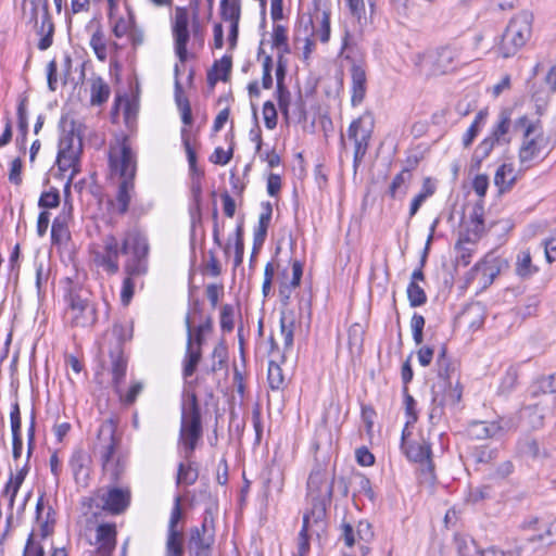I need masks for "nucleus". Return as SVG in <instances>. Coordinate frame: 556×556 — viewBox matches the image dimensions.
<instances>
[{"label":"nucleus","mask_w":556,"mask_h":556,"mask_svg":"<svg viewBox=\"0 0 556 556\" xmlns=\"http://www.w3.org/2000/svg\"><path fill=\"white\" fill-rule=\"evenodd\" d=\"M109 166L111 174L122 179L116 195V205L118 213L125 214L132 198L137 170V156L126 137L116 138L115 142L110 146Z\"/></svg>","instance_id":"obj_1"},{"label":"nucleus","mask_w":556,"mask_h":556,"mask_svg":"<svg viewBox=\"0 0 556 556\" xmlns=\"http://www.w3.org/2000/svg\"><path fill=\"white\" fill-rule=\"evenodd\" d=\"M514 129L521 131V141L518 149L520 167L528 169L543 161L552 150L549 139L544 135L540 119L532 121L521 115L514 121Z\"/></svg>","instance_id":"obj_2"},{"label":"nucleus","mask_w":556,"mask_h":556,"mask_svg":"<svg viewBox=\"0 0 556 556\" xmlns=\"http://www.w3.org/2000/svg\"><path fill=\"white\" fill-rule=\"evenodd\" d=\"M203 427L201 410L195 393L186 388L182 394L180 429L177 450L179 456L189 460L202 442Z\"/></svg>","instance_id":"obj_3"},{"label":"nucleus","mask_w":556,"mask_h":556,"mask_svg":"<svg viewBox=\"0 0 556 556\" xmlns=\"http://www.w3.org/2000/svg\"><path fill=\"white\" fill-rule=\"evenodd\" d=\"M118 443L115 422L112 419L104 420L98 430L97 448L103 471L112 481H117L126 467V458L118 451Z\"/></svg>","instance_id":"obj_4"},{"label":"nucleus","mask_w":556,"mask_h":556,"mask_svg":"<svg viewBox=\"0 0 556 556\" xmlns=\"http://www.w3.org/2000/svg\"><path fill=\"white\" fill-rule=\"evenodd\" d=\"M533 14L529 11L516 13L508 22L497 46V53L508 59L516 55L532 36Z\"/></svg>","instance_id":"obj_5"},{"label":"nucleus","mask_w":556,"mask_h":556,"mask_svg":"<svg viewBox=\"0 0 556 556\" xmlns=\"http://www.w3.org/2000/svg\"><path fill=\"white\" fill-rule=\"evenodd\" d=\"M65 319L72 327L88 328L97 323V309L91 293L85 288H71L65 296Z\"/></svg>","instance_id":"obj_6"},{"label":"nucleus","mask_w":556,"mask_h":556,"mask_svg":"<svg viewBox=\"0 0 556 556\" xmlns=\"http://www.w3.org/2000/svg\"><path fill=\"white\" fill-rule=\"evenodd\" d=\"M351 17L342 26L340 55L346 60L351 59V52L357 48L363 40L364 28L367 25L366 8L364 0H344Z\"/></svg>","instance_id":"obj_7"},{"label":"nucleus","mask_w":556,"mask_h":556,"mask_svg":"<svg viewBox=\"0 0 556 556\" xmlns=\"http://www.w3.org/2000/svg\"><path fill=\"white\" fill-rule=\"evenodd\" d=\"M83 152L81 139L73 132L64 134L59 141L56 166L62 177L70 172L64 186L65 194H70L72 181L80 172V154Z\"/></svg>","instance_id":"obj_8"},{"label":"nucleus","mask_w":556,"mask_h":556,"mask_svg":"<svg viewBox=\"0 0 556 556\" xmlns=\"http://www.w3.org/2000/svg\"><path fill=\"white\" fill-rule=\"evenodd\" d=\"M457 49L444 47L422 54H418L416 65L426 76H438L453 71L458 63Z\"/></svg>","instance_id":"obj_9"},{"label":"nucleus","mask_w":556,"mask_h":556,"mask_svg":"<svg viewBox=\"0 0 556 556\" xmlns=\"http://www.w3.org/2000/svg\"><path fill=\"white\" fill-rule=\"evenodd\" d=\"M511 127L514 128L511 110L504 109L498 113L497 119L492 126L490 135L478 144L476 149V157L479 161H482L491 154L496 146L509 144L511 141L509 136Z\"/></svg>","instance_id":"obj_10"},{"label":"nucleus","mask_w":556,"mask_h":556,"mask_svg":"<svg viewBox=\"0 0 556 556\" xmlns=\"http://www.w3.org/2000/svg\"><path fill=\"white\" fill-rule=\"evenodd\" d=\"M148 242L147 240L135 232H128L122 242V253L128 254L131 253V257L127 261L125 265L126 274L131 276H139L146 273V262L144 258L148 254Z\"/></svg>","instance_id":"obj_11"},{"label":"nucleus","mask_w":556,"mask_h":556,"mask_svg":"<svg viewBox=\"0 0 556 556\" xmlns=\"http://www.w3.org/2000/svg\"><path fill=\"white\" fill-rule=\"evenodd\" d=\"M374 128V119L369 113H365L354 119L349 129L348 138L354 143V167H357L365 156Z\"/></svg>","instance_id":"obj_12"},{"label":"nucleus","mask_w":556,"mask_h":556,"mask_svg":"<svg viewBox=\"0 0 556 556\" xmlns=\"http://www.w3.org/2000/svg\"><path fill=\"white\" fill-rule=\"evenodd\" d=\"M190 15L186 7H176L170 23L175 54L181 63L188 60Z\"/></svg>","instance_id":"obj_13"},{"label":"nucleus","mask_w":556,"mask_h":556,"mask_svg":"<svg viewBox=\"0 0 556 556\" xmlns=\"http://www.w3.org/2000/svg\"><path fill=\"white\" fill-rule=\"evenodd\" d=\"M119 253H122V245L117 238L112 235L103 238L102 247L93 248L91 250L93 263L110 275L116 274L119 269Z\"/></svg>","instance_id":"obj_14"},{"label":"nucleus","mask_w":556,"mask_h":556,"mask_svg":"<svg viewBox=\"0 0 556 556\" xmlns=\"http://www.w3.org/2000/svg\"><path fill=\"white\" fill-rule=\"evenodd\" d=\"M299 27L321 43H328L331 36L330 11L317 10L314 16H301Z\"/></svg>","instance_id":"obj_15"},{"label":"nucleus","mask_w":556,"mask_h":556,"mask_svg":"<svg viewBox=\"0 0 556 556\" xmlns=\"http://www.w3.org/2000/svg\"><path fill=\"white\" fill-rule=\"evenodd\" d=\"M333 492V478H330L326 468L317 466L307 480V493L313 501L325 503L331 500Z\"/></svg>","instance_id":"obj_16"},{"label":"nucleus","mask_w":556,"mask_h":556,"mask_svg":"<svg viewBox=\"0 0 556 556\" xmlns=\"http://www.w3.org/2000/svg\"><path fill=\"white\" fill-rule=\"evenodd\" d=\"M521 529L531 532L528 536L530 542H539L545 545L556 540V518H530L521 523Z\"/></svg>","instance_id":"obj_17"},{"label":"nucleus","mask_w":556,"mask_h":556,"mask_svg":"<svg viewBox=\"0 0 556 556\" xmlns=\"http://www.w3.org/2000/svg\"><path fill=\"white\" fill-rule=\"evenodd\" d=\"M94 501L98 507L112 514H119L129 505L130 493L127 489L114 486L106 491H99Z\"/></svg>","instance_id":"obj_18"},{"label":"nucleus","mask_w":556,"mask_h":556,"mask_svg":"<svg viewBox=\"0 0 556 556\" xmlns=\"http://www.w3.org/2000/svg\"><path fill=\"white\" fill-rule=\"evenodd\" d=\"M507 425L508 422L502 418L493 421L475 420L469 424L467 432L475 440L501 438L506 431Z\"/></svg>","instance_id":"obj_19"},{"label":"nucleus","mask_w":556,"mask_h":556,"mask_svg":"<svg viewBox=\"0 0 556 556\" xmlns=\"http://www.w3.org/2000/svg\"><path fill=\"white\" fill-rule=\"evenodd\" d=\"M90 456L83 450L76 448L68 460L72 475L78 485H87L90 477Z\"/></svg>","instance_id":"obj_20"},{"label":"nucleus","mask_w":556,"mask_h":556,"mask_svg":"<svg viewBox=\"0 0 556 556\" xmlns=\"http://www.w3.org/2000/svg\"><path fill=\"white\" fill-rule=\"evenodd\" d=\"M73 217V204L65 200L61 213L54 218L51 227V239L54 243L61 244L66 242L71 235L68 223Z\"/></svg>","instance_id":"obj_21"},{"label":"nucleus","mask_w":556,"mask_h":556,"mask_svg":"<svg viewBox=\"0 0 556 556\" xmlns=\"http://www.w3.org/2000/svg\"><path fill=\"white\" fill-rule=\"evenodd\" d=\"M366 90V70L363 64L354 62L351 67V103L353 106H357L363 102Z\"/></svg>","instance_id":"obj_22"},{"label":"nucleus","mask_w":556,"mask_h":556,"mask_svg":"<svg viewBox=\"0 0 556 556\" xmlns=\"http://www.w3.org/2000/svg\"><path fill=\"white\" fill-rule=\"evenodd\" d=\"M186 326H187V350L184 358V368L182 375L185 378L191 377L201 359L202 352L199 346H193V334L192 327L190 323V317L187 315L186 317Z\"/></svg>","instance_id":"obj_23"},{"label":"nucleus","mask_w":556,"mask_h":556,"mask_svg":"<svg viewBox=\"0 0 556 556\" xmlns=\"http://www.w3.org/2000/svg\"><path fill=\"white\" fill-rule=\"evenodd\" d=\"M36 519L39 525L41 538H47L53 532L55 523V511L51 505L46 504L41 495L36 504Z\"/></svg>","instance_id":"obj_24"},{"label":"nucleus","mask_w":556,"mask_h":556,"mask_svg":"<svg viewBox=\"0 0 556 556\" xmlns=\"http://www.w3.org/2000/svg\"><path fill=\"white\" fill-rule=\"evenodd\" d=\"M28 472L29 467L27 464H24L21 468L16 469L14 475H10V478L5 483V486L2 491V497L8 501V508L10 510L13 509L15 497Z\"/></svg>","instance_id":"obj_25"},{"label":"nucleus","mask_w":556,"mask_h":556,"mask_svg":"<svg viewBox=\"0 0 556 556\" xmlns=\"http://www.w3.org/2000/svg\"><path fill=\"white\" fill-rule=\"evenodd\" d=\"M98 551L101 556H110L116 543V529L114 525H100L96 535Z\"/></svg>","instance_id":"obj_26"},{"label":"nucleus","mask_w":556,"mask_h":556,"mask_svg":"<svg viewBox=\"0 0 556 556\" xmlns=\"http://www.w3.org/2000/svg\"><path fill=\"white\" fill-rule=\"evenodd\" d=\"M262 210L263 211L258 217L257 227L254 229L253 253H255L263 245L267 236V229L269 227L273 215V206L269 202H263Z\"/></svg>","instance_id":"obj_27"},{"label":"nucleus","mask_w":556,"mask_h":556,"mask_svg":"<svg viewBox=\"0 0 556 556\" xmlns=\"http://www.w3.org/2000/svg\"><path fill=\"white\" fill-rule=\"evenodd\" d=\"M402 450L412 462L427 465L431 464V446L425 439L409 443Z\"/></svg>","instance_id":"obj_28"},{"label":"nucleus","mask_w":556,"mask_h":556,"mask_svg":"<svg viewBox=\"0 0 556 556\" xmlns=\"http://www.w3.org/2000/svg\"><path fill=\"white\" fill-rule=\"evenodd\" d=\"M214 543V534L207 527L206 519L203 521L201 529L195 528L190 538V546L198 554L207 551Z\"/></svg>","instance_id":"obj_29"},{"label":"nucleus","mask_w":556,"mask_h":556,"mask_svg":"<svg viewBox=\"0 0 556 556\" xmlns=\"http://www.w3.org/2000/svg\"><path fill=\"white\" fill-rule=\"evenodd\" d=\"M516 180L517 173L513 164H502L494 175V184L501 193L510 190Z\"/></svg>","instance_id":"obj_30"},{"label":"nucleus","mask_w":556,"mask_h":556,"mask_svg":"<svg viewBox=\"0 0 556 556\" xmlns=\"http://www.w3.org/2000/svg\"><path fill=\"white\" fill-rule=\"evenodd\" d=\"M53 33H54V26L51 21V17L48 12V2L45 1L43 4V15L41 20V24L38 29V35L41 36L39 42H38V49L41 51H45L49 49L53 41Z\"/></svg>","instance_id":"obj_31"},{"label":"nucleus","mask_w":556,"mask_h":556,"mask_svg":"<svg viewBox=\"0 0 556 556\" xmlns=\"http://www.w3.org/2000/svg\"><path fill=\"white\" fill-rule=\"evenodd\" d=\"M295 329V316L292 311H282L280 315V334L283 339V346L289 351L293 346Z\"/></svg>","instance_id":"obj_32"},{"label":"nucleus","mask_w":556,"mask_h":556,"mask_svg":"<svg viewBox=\"0 0 556 556\" xmlns=\"http://www.w3.org/2000/svg\"><path fill=\"white\" fill-rule=\"evenodd\" d=\"M538 270L539 268L532 263V257L528 250L518 252L515 262V273L520 279H529Z\"/></svg>","instance_id":"obj_33"},{"label":"nucleus","mask_w":556,"mask_h":556,"mask_svg":"<svg viewBox=\"0 0 556 556\" xmlns=\"http://www.w3.org/2000/svg\"><path fill=\"white\" fill-rule=\"evenodd\" d=\"M111 93L110 86L101 77L90 80V102L92 105H101L108 101Z\"/></svg>","instance_id":"obj_34"},{"label":"nucleus","mask_w":556,"mask_h":556,"mask_svg":"<svg viewBox=\"0 0 556 556\" xmlns=\"http://www.w3.org/2000/svg\"><path fill=\"white\" fill-rule=\"evenodd\" d=\"M179 463L177 473V484L192 485L198 479V468L192 458Z\"/></svg>","instance_id":"obj_35"},{"label":"nucleus","mask_w":556,"mask_h":556,"mask_svg":"<svg viewBox=\"0 0 556 556\" xmlns=\"http://www.w3.org/2000/svg\"><path fill=\"white\" fill-rule=\"evenodd\" d=\"M175 101L179 109L181 121L185 125L184 128L188 129V127L192 124L191 106L189 100L186 97H184L182 87L180 85V81L178 80H176Z\"/></svg>","instance_id":"obj_36"},{"label":"nucleus","mask_w":556,"mask_h":556,"mask_svg":"<svg viewBox=\"0 0 556 556\" xmlns=\"http://www.w3.org/2000/svg\"><path fill=\"white\" fill-rule=\"evenodd\" d=\"M17 119L18 129L21 131V139L17 138V143L25 149L26 137L28 131V114H27V98L20 97L17 104Z\"/></svg>","instance_id":"obj_37"},{"label":"nucleus","mask_w":556,"mask_h":556,"mask_svg":"<svg viewBox=\"0 0 556 556\" xmlns=\"http://www.w3.org/2000/svg\"><path fill=\"white\" fill-rule=\"evenodd\" d=\"M486 115H488V113L485 111H480L477 113L473 122L471 123V125L469 126V128L463 136V146L465 148H468L473 142V140L476 139L478 134L481 131V129L484 125Z\"/></svg>","instance_id":"obj_38"},{"label":"nucleus","mask_w":556,"mask_h":556,"mask_svg":"<svg viewBox=\"0 0 556 556\" xmlns=\"http://www.w3.org/2000/svg\"><path fill=\"white\" fill-rule=\"evenodd\" d=\"M410 179V174L407 169H403L392 180L389 193L390 195L395 198H403L406 194L407 184Z\"/></svg>","instance_id":"obj_39"},{"label":"nucleus","mask_w":556,"mask_h":556,"mask_svg":"<svg viewBox=\"0 0 556 556\" xmlns=\"http://www.w3.org/2000/svg\"><path fill=\"white\" fill-rule=\"evenodd\" d=\"M231 71V59L229 56H223L219 61H216L212 72L208 74V80L215 83L217 80L226 81Z\"/></svg>","instance_id":"obj_40"},{"label":"nucleus","mask_w":556,"mask_h":556,"mask_svg":"<svg viewBox=\"0 0 556 556\" xmlns=\"http://www.w3.org/2000/svg\"><path fill=\"white\" fill-rule=\"evenodd\" d=\"M220 15L226 22H239L241 15L240 0H222Z\"/></svg>","instance_id":"obj_41"},{"label":"nucleus","mask_w":556,"mask_h":556,"mask_svg":"<svg viewBox=\"0 0 556 556\" xmlns=\"http://www.w3.org/2000/svg\"><path fill=\"white\" fill-rule=\"evenodd\" d=\"M273 47L279 50V54L289 53L287 28L281 24H275L271 34Z\"/></svg>","instance_id":"obj_42"},{"label":"nucleus","mask_w":556,"mask_h":556,"mask_svg":"<svg viewBox=\"0 0 556 556\" xmlns=\"http://www.w3.org/2000/svg\"><path fill=\"white\" fill-rule=\"evenodd\" d=\"M276 99L278 102V108L288 122L290 119L291 106H292V96L287 87L276 88Z\"/></svg>","instance_id":"obj_43"},{"label":"nucleus","mask_w":556,"mask_h":556,"mask_svg":"<svg viewBox=\"0 0 556 556\" xmlns=\"http://www.w3.org/2000/svg\"><path fill=\"white\" fill-rule=\"evenodd\" d=\"M182 534L181 532L167 531L166 556H182Z\"/></svg>","instance_id":"obj_44"},{"label":"nucleus","mask_w":556,"mask_h":556,"mask_svg":"<svg viewBox=\"0 0 556 556\" xmlns=\"http://www.w3.org/2000/svg\"><path fill=\"white\" fill-rule=\"evenodd\" d=\"M556 393V374L539 378L533 386V394Z\"/></svg>","instance_id":"obj_45"},{"label":"nucleus","mask_w":556,"mask_h":556,"mask_svg":"<svg viewBox=\"0 0 556 556\" xmlns=\"http://www.w3.org/2000/svg\"><path fill=\"white\" fill-rule=\"evenodd\" d=\"M407 298L412 307H418L427 302V294L422 287L415 281H410L407 286Z\"/></svg>","instance_id":"obj_46"},{"label":"nucleus","mask_w":556,"mask_h":556,"mask_svg":"<svg viewBox=\"0 0 556 556\" xmlns=\"http://www.w3.org/2000/svg\"><path fill=\"white\" fill-rule=\"evenodd\" d=\"M90 47L92 48L96 56L100 61H105L108 58V47L104 40L103 33L98 29L94 31L90 38Z\"/></svg>","instance_id":"obj_47"},{"label":"nucleus","mask_w":556,"mask_h":556,"mask_svg":"<svg viewBox=\"0 0 556 556\" xmlns=\"http://www.w3.org/2000/svg\"><path fill=\"white\" fill-rule=\"evenodd\" d=\"M267 379L271 390H280L285 384L282 369L279 365H277L274 362H270L268 365Z\"/></svg>","instance_id":"obj_48"},{"label":"nucleus","mask_w":556,"mask_h":556,"mask_svg":"<svg viewBox=\"0 0 556 556\" xmlns=\"http://www.w3.org/2000/svg\"><path fill=\"white\" fill-rule=\"evenodd\" d=\"M309 517L304 515L303 526L299 533L298 551L301 556H306L309 551V538H308Z\"/></svg>","instance_id":"obj_49"},{"label":"nucleus","mask_w":556,"mask_h":556,"mask_svg":"<svg viewBox=\"0 0 556 556\" xmlns=\"http://www.w3.org/2000/svg\"><path fill=\"white\" fill-rule=\"evenodd\" d=\"M518 375L515 369H508L503 376L500 387L498 393L502 395L509 394L517 386Z\"/></svg>","instance_id":"obj_50"},{"label":"nucleus","mask_w":556,"mask_h":556,"mask_svg":"<svg viewBox=\"0 0 556 556\" xmlns=\"http://www.w3.org/2000/svg\"><path fill=\"white\" fill-rule=\"evenodd\" d=\"M354 481L357 488V492L364 494L370 502H374L376 494L372 490L370 480L362 473H356L354 476Z\"/></svg>","instance_id":"obj_51"},{"label":"nucleus","mask_w":556,"mask_h":556,"mask_svg":"<svg viewBox=\"0 0 556 556\" xmlns=\"http://www.w3.org/2000/svg\"><path fill=\"white\" fill-rule=\"evenodd\" d=\"M126 370L127 364L122 357H118L113 362L112 375L116 393H119V384L122 383L126 376Z\"/></svg>","instance_id":"obj_52"},{"label":"nucleus","mask_w":556,"mask_h":556,"mask_svg":"<svg viewBox=\"0 0 556 556\" xmlns=\"http://www.w3.org/2000/svg\"><path fill=\"white\" fill-rule=\"evenodd\" d=\"M60 204V193L55 188L41 193L38 205L42 208H54Z\"/></svg>","instance_id":"obj_53"},{"label":"nucleus","mask_w":556,"mask_h":556,"mask_svg":"<svg viewBox=\"0 0 556 556\" xmlns=\"http://www.w3.org/2000/svg\"><path fill=\"white\" fill-rule=\"evenodd\" d=\"M10 424L12 438H22V419H21V410L17 402H14L11 405L10 412Z\"/></svg>","instance_id":"obj_54"},{"label":"nucleus","mask_w":556,"mask_h":556,"mask_svg":"<svg viewBox=\"0 0 556 556\" xmlns=\"http://www.w3.org/2000/svg\"><path fill=\"white\" fill-rule=\"evenodd\" d=\"M455 543L459 556H471L472 553L478 555V552H480L471 539L465 536H456Z\"/></svg>","instance_id":"obj_55"},{"label":"nucleus","mask_w":556,"mask_h":556,"mask_svg":"<svg viewBox=\"0 0 556 556\" xmlns=\"http://www.w3.org/2000/svg\"><path fill=\"white\" fill-rule=\"evenodd\" d=\"M263 118L267 129H274L277 126L278 114L275 104L271 101H266L263 104Z\"/></svg>","instance_id":"obj_56"},{"label":"nucleus","mask_w":556,"mask_h":556,"mask_svg":"<svg viewBox=\"0 0 556 556\" xmlns=\"http://www.w3.org/2000/svg\"><path fill=\"white\" fill-rule=\"evenodd\" d=\"M235 327V312L231 305H224L220 311V328L225 332L232 331Z\"/></svg>","instance_id":"obj_57"},{"label":"nucleus","mask_w":556,"mask_h":556,"mask_svg":"<svg viewBox=\"0 0 556 556\" xmlns=\"http://www.w3.org/2000/svg\"><path fill=\"white\" fill-rule=\"evenodd\" d=\"M437 363L439 377L450 380L455 368L453 364L446 358L444 349L439 354Z\"/></svg>","instance_id":"obj_58"},{"label":"nucleus","mask_w":556,"mask_h":556,"mask_svg":"<svg viewBox=\"0 0 556 556\" xmlns=\"http://www.w3.org/2000/svg\"><path fill=\"white\" fill-rule=\"evenodd\" d=\"M181 140H182V144L185 147L186 153H187L189 166L191 169H194L195 164H197V154L190 143V130L189 129H187V128L181 129Z\"/></svg>","instance_id":"obj_59"},{"label":"nucleus","mask_w":556,"mask_h":556,"mask_svg":"<svg viewBox=\"0 0 556 556\" xmlns=\"http://www.w3.org/2000/svg\"><path fill=\"white\" fill-rule=\"evenodd\" d=\"M340 536L348 547H352L356 542H358L356 535V528H354L351 523L342 522V525L340 526Z\"/></svg>","instance_id":"obj_60"},{"label":"nucleus","mask_w":556,"mask_h":556,"mask_svg":"<svg viewBox=\"0 0 556 556\" xmlns=\"http://www.w3.org/2000/svg\"><path fill=\"white\" fill-rule=\"evenodd\" d=\"M112 333L118 342H126L132 338V326L131 324H115Z\"/></svg>","instance_id":"obj_61"},{"label":"nucleus","mask_w":556,"mask_h":556,"mask_svg":"<svg viewBox=\"0 0 556 556\" xmlns=\"http://www.w3.org/2000/svg\"><path fill=\"white\" fill-rule=\"evenodd\" d=\"M478 556H521V548L515 547L514 549L503 551L496 546H490L478 552Z\"/></svg>","instance_id":"obj_62"},{"label":"nucleus","mask_w":556,"mask_h":556,"mask_svg":"<svg viewBox=\"0 0 556 556\" xmlns=\"http://www.w3.org/2000/svg\"><path fill=\"white\" fill-rule=\"evenodd\" d=\"M132 17L129 18L119 17L113 25V34L116 38H123L132 27Z\"/></svg>","instance_id":"obj_63"},{"label":"nucleus","mask_w":556,"mask_h":556,"mask_svg":"<svg viewBox=\"0 0 556 556\" xmlns=\"http://www.w3.org/2000/svg\"><path fill=\"white\" fill-rule=\"evenodd\" d=\"M23 556H45L43 547L35 541L34 533L28 536Z\"/></svg>","instance_id":"obj_64"}]
</instances>
